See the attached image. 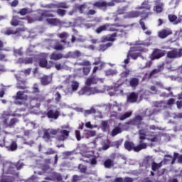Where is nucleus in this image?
Masks as SVG:
<instances>
[{"label":"nucleus","mask_w":182,"mask_h":182,"mask_svg":"<svg viewBox=\"0 0 182 182\" xmlns=\"http://www.w3.org/2000/svg\"><path fill=\"white\" fill-rule=\"evenodd\" d=\"M139 144L136 146H134V144L132 141H127L124 142V148L128 151H140L141 150H144V149H147V143L144 142V140L147 139L152 143H156V141H159V136L154 134V132H151L149 134H144V130L139 131Z\"/></svg>","instance_id":"nucleus-1"},{"label":"nucleus","mask_w":182,"mask_h":182,"mask_svg":"<svg viewBox=\"0 0 182 182\" xmlns=\"http://www.w3.org/2000/svg\"><path fill=\"white\" fill-rule=\"evenodd\" d=\"M70 134V126L69 124L62 125L60 128L58 129H44L43 139L46 141H49L50 139H52L53 136H56V140L58 141H65V140L68 139L69 137V134Z\"/></svg>","instance_id":"nucleus-2"},{"label":"nucleus","mask_w":182,"mask_h":182,"mask_svg":"<svg viewBox=\"0 0 182 182\" xmlns=\"http://www.w3.org/2000/svg\"><path fill=\"white\" fill-rule=\"evenodd\" d=\"M63 83L64 85H69L70 83V86L64 89L65 96H72L73 93L77 92L80 86V83L77 80H72V76L70 75L67 76Z\"/></svg>","instance_id":"nucleus-3"},{"label":"nucleus","mask_w":182,"mask_h":182,"mask_svg":"<svg viewBox=\"0 0 182 182\" xmlns=\"http://www.w3.org/2000/svg\"><path fill=\"white\" fill-rule=\"evenodd\" d=\"M25 166V164H23L21 161L17 162V164L15 165L11 162L4 161L3 163V172L6 174H12L13 176H18V173L15 172V167L17 168V170H21Z\"/></svg>","instance_id":"nucleus-4"},{"label":"nucleus","mask_w":182,"mask_h":182,"mask_svg":"<svg viewBox=\"0 0 182 182\" xmlns=\"http://www.w3.org/2000/svg\"><path fill=\"white\" fill-rule=\"evenodd\" d=\"M130 126H137L139 130H143L144 134H147L149 132V124L143 122V116L136 115L135 117L127 122Z\"/></svg>","instance_id":"nucleus-5"},{"label":"nucleus","mask_w":182,"mask_h":182,"mask_svg":"<svg viewBox=\"0 0 182 182\" xmlns=\"http://www.w3.org/2000/svg\"><path fill=\"white\" fill-rule=\"evenodd\" d=\"M124 0H112L109 2L99 1L92 4L93 8H97L98 9H101V11H107L109 6H114V4H117V2H123Z\"/></svg>","instance_id":"nucleus-6"},{"label":"nucleus","mask_w":182,"mask_h":182,"mask_svg":"<svg viewBox=\"0 0 182 182\" xmlns=\"http://www.w3.org/2000/svg\"><path fill=\"white\" fill-rule=\"evenodd\" d=\"M99 93H103V90H99L97 87H90L87 86L82 87L78 92L77 95L79 96H90L92 95H97Z\"/></svg>","instance_id":"nucleus-7"},{"label":"nucleus","mask_w":182,"mask_h":182,"mask_svg":"<svg viewBox=\"0 0 182 182\" xmlns=\"http://www.w3.org/2000/svg\"><path fill=\"white\" fill-rule=\"evenodd\" d=\"M166 59H180L182 58V48H172L166 52Z\"/></svg>","instance_id":"nucleus-8"},{"label":"nucleus","mask_w":182,"mask_h":182,"mask_svg":"<svg viewBox=\"0 0 182 182\" xmlns=\"http://www.w3.org/2000/svg\"><path fill=\"white\" fill-rule=\"evenodd\" d=\"M150 40L149 39L144 41L139 40L136 41L134 43V46H137V50H139V52H147V49L141 46H150Z\"/></svg>","instance_id":"nucleus-9"},{"label":"nucleus","mask_w":182,"mask_h":182,"mask_svg":"<svg viewBox=\"0 0 182 182\" xmlns=\"http://www.w3.org/2000/svg\"><path fill=\"white\" fill-rule=\"evenodd\" d=\"M166 50H160L159 48H154L152 53L150 55L151 60H156L166 56Z\"/></svg>","instance_id":"nucleus-10"},{"label":"nucleus","mask_w":182,"mask_h":182,"mask_svg":"<svg viewBox=\"0 0 182 182\" xmlns=\"http://www.w3.org/2000/svg\"><path fill=\"white\" fill-rule=\"evenodd\" d=\"M92 65H95L92 69V75H95L97 70H102L105 68L106 63L103 62L100 58H97L95 59V62L92 63ZM100 65V66H97Z\"/></svg>","instance_id":"nucleus-11"},{"label":"nucleus","mask_w":182,"mask_h":182,"mask_svg":"<svg viewBox=\"0 0 182 182\" xmlns=\"http://www.w3.org/2000/svg\"><path fill=\"white\" fill-rule=\"evenodd\" d=\"M25 91H18L16 95L13 96L16 105H22V102L18 100H28V95H25Z\"/></svg>","instance_id":"nucleus-12"},{"label":"nucleus","mask_w":182,"mask_h":182,"mask_svg":"<svg viewBox=\"0 0 182 182\" xmlns=\"http://www.w3.org/2000/svg\"><path fill=\"white\" fill-rule=\"evenodd\" d=\"M15 77H16V80L18 81V83L16 85L17 89H21V90L28 89V87H26V85H25L26 81L22 77V75L16 74Z\"/></svg>","instance_id":"nucleus-13"},{"label":"nucleus","mask_w":182,"mask_h":182,"mask_svg":"<svg viewBox=\"0 0 182 182\" xmlns=\"http://www.w3.org/2000/svg\"><path fill=\"white\" fill-rule=\"evenodd\" d=\"M168 19L172 25H178L182 23V15L178 17L176 14H168Z\"/></svg>","instance_id":"nucleus-14"},{"label":"nucleus","mask_w":182,"mask_h":182,"mask_svg":"<svg viewBox=\"0 0 182 182\" xmlns=\"http://www.w3.org/2000/svg\"><path fill=\"white\" fill-rule=\"evenodd\" d=\"M153 105L154 106V107H156L159 109H154L152 111L151 116L152 114H157V113H160V112H161V110L164 108V102L163 101L154 102Z\"/></svg>","instance_id":"nucleus-15"},{"label":"nucleus","mask_w":182,"mask_h":182,"mask_svg":"<svg viewBox=\"0 0 182 182\" xmlns=\"http://www.w3.org/2000/svg\"><path fill=\"white\" fill-rule=\"evenodd\" d=\"M26 28L25 27L17 28L16 30H13L11 28H7L4 31V35H16L17 33H21V32H25Z\"/></svg>","instance_id":"nucleus-16"},{"label":"nucleus","mask_w":182,"mask_h":182,"mask_svg":"<svg viewBox=\"0 0 182 182\" xmlns=\"http://www.w3.org/2000/svg\"><path fill=\"white\" fill-rule=\"evenodd\" d=\"M46 116L48 119H53V120H58V119H59V116H60V112L58 109H49L46 113Z\"/></svg>","instance_id":"nucleus-17"},{"label":"nucleus","mask_w":182,"mask_h":182,"mask_svg":"<svg viewBox=\"0 0 182 182\" xmlns=\"http://www.w3.org/2000/svg\"><path fill=\"white\" fill-rule=\"evenodd\" d=\"M164 157V163L165 164H167L169 161H171V164H174V163H176V160H177V157H178V153L174 152L173 157L171 155H165Z\"/></svg>","instance_id":"nucleus-18"},{"label":"nucleus","mask_w":182,"mask_h":182,"mask_svg":"<svg viewBox=\"0 0 182 182\" xmlns=\"http://www.w3.org/2000/svg\"><path fill=\"white\" fill-rule=\"evenodd\" d=\"M83 161L85 163H90L92 166H96L97 164V161L96 160V156H93L91 154H86L84 156V159H82Z\"/></svg>","instance_id":"nucleus-19"},{"label":"nucleus","mask_w":182,"mask_h":182,"mask_svg":"<svg viewBox=\"0 0 182 182\" xmlns=\"http://www.w3.org/2000/svg\"><path fill=\"white\" fill-rule=\"evenodd\" d=\"M164 70V63L158 65L157 68H155L152 71H151L148 77L149 79H151V77H157L156 75H157V73H160V72H162V70Z\"/></svg>","instance_id":"nucleus-20"},{"label":"nucleus","mask_w":182,"mask_h":182,"mask_svg":"<svg viewBox=\"0 0 182 182\" xmlns=\"http://www.w3.org/2000/svg\"><path fill=\"white\" fill-rule=\"evenodd\" d=\"M68 62H69V60H65L63 63H55V68L56 70H69V69H70V67L66 65Z\"/></svg>","instance_id":"nucleus-21"},{"label":"nucleus","mask_w":182,"mask_h":182,"mask_svg":"<svg viewBox=\"0 0 182 182\" xmlns=\"http://www.w3.org/2000/svg\"><path fill=\"white\" fill-rule=\"evenodd\" d=\"M173 31L170 28H165L158 33V36L161 39H166L169 35H172Z\"/></svg>","instance_id":"nucleus-22"},{"label":"nucleus","mask_w":182,"mask_h":182,"mask_svg":"<svg viewBox=\"0 0 182 182\" xmlns=\"http://www.w3.org/2000/svg\"><path fill=\"white\" fill-rule=\"evenodd\" d=\"M99 82V79L96 77V76L93 75V74L88 77L85 82V86H92V85H96Z\"/></svg>","instance_id":"nucleus-23"},{"label":"nucleus","mask_w":182,"mask_h":182,"mask_svg":"<svg viewBox=\"0 0 182 182\" xmlns=\"http://www.w3.org/2000/svg\"><path fill=\"white\" fill-rule=\"evenodd\" d=\"M52 48L55 50H63L65 49V46L62 44V41H59L58 40H53L52 41Z\"/></svg>","instance_id":"nucleus-24"},{"label":"nucleus","mask_w":182,"mask_h":182,"mask_svg":"<svg viewBox=\"0 0 182 182\" xmlns=\"http://www.w3.org/2000/svg\"><path fill=\"white\" fill-rule=\"evenodd\" d=\"M21 19H25V18H21L17 16H14L10 23L11 26H19L23 25V22H22Z\"/></svg>","instance_id":"nucleus-25"},{"label":"nucleus","mask_w":182,"mask_h":182,"mask_svg":"<svg viewBox=\"0 0 182 182\" xmlns=\"http://www.w3.org/2000/svg\"><path fill=\"white\" fill-rule=\"evenodd\" d=\"M75 9H77L80 14H85L89 7H87V4L84 3L83 4H75L74 6Z\"/></svg>","instance_id":"nucleus-26"},{"label":"nucleus","mask_w":182,"mask_h":182,"mask_svg":"<svg viewBox=\"0 0 182 182\" xmlns=\"http://www.w3.org/2000/svg\"><path fill=\"white\" fill-rule=\"evenodd\" d=\"M16 63H23L24 65H31L33 63V57L20 58L17 60Z\"/></svg>","instance_id":"nucleus-27"},{"label":"nucleus","mask_w":182,"mask_h":182,"mask_svg":"<svg viewBox=\"0 0 182 182\" xmlns=\"http://www.w3.org/2000/svg\"><path fill=\"white\" fill-rule=\"evenodd\" d=\"M139 95L136 92H132L127 97V100L128 103H136Z\"/></svg>","instance_id":"nucleus-28"},{"label":"nucleus","mask_w":182,"mask_h":182,"mask_svg":"<svg viewBox=\"0 0 182 182\" xmlns=\"http://www.w3.org/2000/svg\"><path fill=\"white\" fill-rule=\"evenodd\" d=\"M52 61L48 63L46 58H42L40 60L39 65L41 68H46V69H50L52 68Z\"/></svg>","instance_id":"nucleus-29"},{"label":"nucleus","mask_w":182,"mask_h":182,"mask_svg":"<svg viewBox=\"0 0 182 182\" xmlns=\"http://www.w3.org/2000/svg\"><path fill=\"white\" fill-rule=\"evenodd\" d=\"M136 9H144L145 11H151V6L149 4V0H145L141 3V6L136 7Z\"/></svg>","instance_id":"nucleus-30"},{"label":"nucleus","mask_w":182,"mask_h":182,"mask_svg":"<svg viewBox=\"0 0 182 182\" xmlns=\"http://www.w3.org/2000/svg\"><path fill=\"white\" fill-rule=\"evenodd\" d=\"M50 60H60L63 59V54L61 53H53L49 55Z\"/></svg>","instance_id":"nucleus-31"},{"label":"nucleus","mask_w":182,"mask_h":182,"mask_svg":"<svg viewBox=\"0 0 182 182\" xmlns=\"http://www.w3.org/2000/svg\"><path fill=\"white\" fill-rule=\"evenodd\" d=\"M117 36V33H114L112 35L107 36L102 38V42H114L116 41V37Z\"/></svg>","instance_id":"nucleus-32"},{"label":"nucleus","mask_w":182,"mask_h":182,"mask_svg":"<svg viewBox=\"0 0 182 182\" xmlns=\"http://www.w3.org/2000/svg\"><path fill=\"white\" fill-rule=\"evenodd\" d=\"M52 82V77L49 75H44L41 78V83L43 86H46Z\"/></svg>","instance_id":"nucleus-33"},{"label":"nucleus","mask_w":182,"mask_h":182,"mask_svg":"<svg viewBox=\"0 0 182 182\" xmlns=\"http://www.w3.org/2000/svg\"><path fill=\"white\" fill-rule=\"evenodd\" d=\"M139 15H141V13L140 11H132L127 13V14L124 16V18H139Z\"/></svg>","instance_id":"nucleus-34"},{"label":"nucleus","mask_w":182,"mask_h":182,"mask_svg":"<svg viewBox=\"0 0 182 182\" xmlns=\"http://www.w3.org/2000/svg\"><path fill=\"white\" fill-rule=\"evenodd\" d=\"M149 15H153V13L151 11L147 12L146 14V16L139 20V25H140L141 29L144 31H146L147 27L146 26V23H144V21H144V19L148 18Z\"/></svg>","instance_id":"nucleus-35"},{"label":"nucleus","mask_w":182,"mask_h":182,"mask_svg":"<svg viewBox=\"0 0 182 182\" xmlns=\"http://www.w3.org/2000/svg\"><path fill=\"white\" fill-rule=\"evenodd\" d=\"M164 8V3H158L154 7V11L156 14H161L163 12Z\"/></svg>","instance_id":"nucleus-36"},{"label":"nucleus","mask_w":182,"mask_h":182,"mask_svg":"<svg viewBox=\"0 0 182 182\" xmlns=\"http://www.w3.org/2000/svg\"><path fill=\"white\" fill-rule=\"evenodd\" d=\"M103 164L105 168H112L114 166V159H107Z\"/></svg>","instance_id":"nucleus-37"},{"label":"nucleus","mask_w":182,"mask_h":182,"mask_svg":"<svg viewBox=\"0 0 182 182\" xmlns=\"http://www.w3.org/2000/svg\"><path fill=\"white\" fill-rule=\"evenodd\" d=\"M139 80L136 77H132L129 80V86L132 89H136L139 86Z\"/></svg>","instance_id":"nucleus-38"},{"label":"nucleus","mask_w":182,"mask_h":182,"mask_svg":"<svg viewBox=\"0 0 182 182\" xmlns=\"http://www.w3.org/2000/svg\"><path fill=\"white\" fill-rule=\"evenodd\" d=\"M46 22L53 26H58V25H60V20H59V18H47Z\"/></svg>","instance_id":"nucleus-39"},{"label":"nucleus","mask_w":182,"mask_h":182,"mask_svg":"<svg viewBox=\"0 0 182 182\" xmlns=\"http://www.w3.org/2000/svg\"><path fill=\"white\" fill-rule=\"evenodd\" d=\"M133 114V112L132 111L127 112L119 116L118 120H120L121 122H123V120H126V119H129L130 116Z\"/></svg>","instance_id":"nucleus-40"},{"label":"nucleus","mask_w":182,"mask_h":182,"mask_svg":"<svg viewBox=\"0 0 182 182\" xmlns=\"http://www.w3.org/2000/svg\"><path fill=\"white\" fill-rule=\"evenodd\" d=\"M35 17L37 22H42V21L45 19V16L43 15L42 10H38L37 14H35Z\"/></svg>","instance_id":"nucleus-41"},{"label":"nucleus","mask_w":182,"mask_h":182,"mask_svg":"<svg viewBox=\"0 0 182 182\" xmlns=\"http://www.w3.org/2000/svg\"><path fill=\"white\" fill-rule=\"evenodd\" d=\"M14 56L18 58V56H23V48L21 47L18 49L14 48L13 49Z\"/></svg>","instance_id":"nucleus-42"},{"label":"nucleus","mask_w":182,"mask_h":182,"mask_svg":"<svg viewBox=\"0 0 182 182\" xmlns=\"http://www.w3.org/2000/svg\"><path fill=\"white\" fill-rule=\"evenodd\" d=\"M8 151H15L18 149V144H16V141H12L11 144L9 146H6Z\"/></svg>","instance_id":"nucleus-43"},{"label":"nucleus","mask_w":182,"mask_h":182,"mask_svg":"<svg viewBox=\"0 0 182 182\" xmlns=\"http://www.w3.org/2000/svg\"><path fill=\"white\" fill-rule=\"evenodd\" d=\"M161 166H163V162H160L159 164L154 162V161H151V170L153 171H157L159 168H161Z\"/></svg>","instance_id":"nucleus-44"},{"label":"nucleus","mask_w":182,"mask_h":182,"mask_svg":"<svg viewBox=\"0 0 182 182\" xmlns=\"http://www.w3.org/2000/svg\"><path fill=\"white\" fill-rule=\"evenodd\" d=\"M4 174H6V173L3 172V175L1 176V179L0 182H12L14 181V178L10 176H5Z\"/></svg>","instance_id":"nucleus-45"},{"label":"nucleus","mask_w":182,"mask_h":182,"mask_svg":"<svg viewBox=\"0 0 182 182\" xmlns=\"http://www.w3.org/2000/svg\"><path fill=\"white\" fill-rule=\"evenodd\" d=\"M18 14L21 15V16H25V15H27V14H32V9L29 8H23L21 9Z\"/></svg>","instance_id":"nucleus-46"},{"label":"nucleus","mask_w":182,"mask_h":182,"mask_svg":"<svg viewBox=\"0 0 182 182\" xmlns=\"http://www.w3.org/2000/svg\"><path fill=\"white\" fill-rule=\"evenodd\" d=\"M43 12V15H44V18H54L55 15H53L52 13L50 12H55V11L51 10H41Z\"/></svg>","instance_id":"nucleus-47"},{"label":"nucleus","mask_w":182,"mask_h":182,"mask_svg":"<svg viewBox=\"0 0 182 182\" xmlns=\"http://www.w3.org/2000/svg\"><path fill=\"white\" fill-rule=\"evenodd\" d=\"M107 31H109L110 32H116L119 31L117 28V24H110V23H107Z\"/></svg>","instance_id":"nucleus-48"},{"label":"nucleus","mask_w":182,"mask_h":182,"mask_svg":"<svg viewBox=\"0 0 182 182\" xmlns=\"http://www.w3.org/2000/svg\"><path fill=\"white\" fill-rule=\"evenodd\" d=\"M107 31V24L105 23L102 26H99L96 30L95 32L96 33H102V32H105Z\"/></svg>","instance_id":"nucleus-49"},{"label":"nucleus","mask_w":182,"mask_h":182,"mask_svg":"<svg viewBox=\"0 0 182 182\" xmlns=\"http://www.w3.org/2000/svg\"><path fill=\"white\" fill-rule=\"evenodd\" d=\"M118 72L116 69H108L105 70L106 76H114V75H117Z\"/></svg>","instance_id":"nucleus-50"},{"label":"nucleus","mask_w":182,"mask_h":182,"mask_svg":"<svg viewBox=\"0 0 182 182\" xmlns=\"http://www.w3.org/2000/svg\"><path fill=\"white\" fill-rule=\"evenodd\" d=\"M112 45H113V43H107V44L100 45V48H99L100 52H105V50H106V49H107L108 48H110Z\"/></svg>","instance_id":"nucleus-51"},{"label":"nucleus","mask_w":182,"mask_h":182,"mask_svg":"<svg viewBox=\"0 0 182 182\" xmlns=\"http://www.w3.org/2000/svg\"><path fill=\"white\" fill-rule=\"evenodd\" d=\"M55 8H57L58 9H59L60 8H63V9H68V8H69V6L68 5V4H66V2H59L55 4Z\"/></svg>","instance_id":"nucleus-52"},{"label":"nucleus","mask_w":182,"mask_h":182,"mask_svg":"<svg viewBox=\"0 0 182 182\" xmlns=\"http://www.w3.org/2000/svg\"><path fill=\"white\" fill-rule=\"evenodd\" d=\"M96 113V109L91 107L90 109L84 111V116H89V114H95Z\"/></svg>","instance_id":"nucleus-53"},{"label":"nucleus","mask_w":182,"mask_h":182,"mask_svg":"<svg viewBox=\"0 0 182 182\" xmlns=\"http://www.w3.org/2000/svg\"><path fill=\"white\" fill-rule=\"evenodd\" d=\"M121 132L122 129H120V127H117L112 131L111 136H112V137H114V136H117V134H119Z\"/></svg>","instance_id":"nucleus-54"},{"label":"nucleus","mask_w":182,"mask_h":182,"mask_svg":"<svg viewBox=\"0 0 182 182\" xmlns=\"http://www.w3.org/2000/svg\"><path fill=\"white\" fill-rule=\"evenodd\" d=\"M55 103H60V100H62V95H60V92L59 91H57L55 95Z\"/></svg>","instance_id":"nucleus-55"},{"label":"nucleus","mask_w":182,"mask_h":182,"mask_svg":"<svg viewBox=\"0 0 182 182\" xmlns=\"http://www.w3.org/2000/svg\"><path fill=\"white\" fill-rule=\"evenodd\" d=\"M71 55H72V59H76L82 56V53H80V51L79 50H75L74 52L71 51Z\"/></svg>","instance_id":"nucleus-56"},{"label":"nucleus","mask_w":182,"mask_h":182,"mask_svg":"<svg viewBox=\"0 0 182 182\" xmlns=\"http://www.w3.org/2000/svg\"><path fill=\"white\" fill-rule=\"evenodd\" d=\"M58 38H60V39H68V38H69V33H66V32H63L57 34Z\"/></svg>","instance_id":"nucleus-57"},{"label":"nucleus","mask_w":182,"mask_h":182,"mask_svg":"<svg viewBox=\"0 0 182 182\" xmlns=\"http://www.w3.org/2000/svg\"><path fill=\"white\" fill-rule=\"evenodd\" d=\"M127 11V6H124L122 8H119L117 11V15H124Z\"/></svg>","instance_id":"nucleus-58"},{"label":"nucleus","mask_w":182,"mask_h":182,"mask_svg":"<svg viewBox=\"0 0 182 182\" xmlns=\"http://www.w3.org/2000/svg\"><path fill=\"white\" fill-rule=\"evenodd\" d=\"M55 12L58 16L63 17L66 15V10L58 9L55 11Z\"/></svg>","instance_id":"nucleus-59"},{"label":"nucleus","mask_w":182,"mask_h":182,"mask_svg":"<svg viewBox=\"0 0 182 182\" xmlns=\"http://www.w3.org/2000/svg\"><path fill=\"white\" fill-rule=\"evenodd\" d=\"M92 63L87 60H84L81 63H78L79 66H91Z\"/></svg>","instance_id":"nucleus-60"},{"label":"nucleus","mask_w":182,"mask_h":182,"mask_svg":"<svg viewBox=\"0 0 182 182\" xmlns=\"http://www.w3.org/2000/svg\"><path fill=\"white\" fill-rule=\"evenodd\" d=\"M61 43H63V46H64V49L65 48H70V46H72V44L66 39L61 40Z\"/></svg>","instance_id":"nucleus-61"},{"label":"nucleus","mask_w":182,"mask_h":182,"mask_svg":"<svg viewBox=\"0 0 182 182\" xmlns=\"http://www.w3.org/2000/svg\"><path fill=\"white\" fill-rule=\"evenodd\" d=\"M78 169L80 170V173H86L87 167L83 164H79Z\"/></svg>","instance_id":"nucleus-62"},{"label":"nucleus","mask_w":182,"mask_h":182,"mask_svg":"<svg viewBox=\"0 0 182 182\" xmlns=\"http://www.w3.org/2000/svg\"><path fill=\"white\" fill-rule=\"evenodd\" d=\"M92 68L90 67L82 68L83 75H85V76H87V75H89V73H90V70Z\"/></svg>","instance_id":"nucleus-63"},{"label":"nucleus","mask_w":182,"mask_h":182,"mask_svg":"<svg viewBox=\"0 0 182 182\" xmlns=\"http://www.w3.org/2000/svg\"><path fill=\"white\" fill-rule=\"evenodd\" d=\"M107 121H103L101 124V127L104 132H106L107 130Z\"/></svg>","instance_id":"nucleus-64"}]
</instances>
